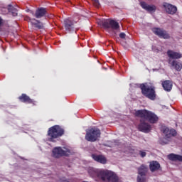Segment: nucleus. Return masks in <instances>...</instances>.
Returning <instances> with one entry per match:
<instances>
[{
  "instance_id": "obj_25",
  "label": "nucleus",
  "mask_w": 182,
  "mask_h": 182,
  "mask_svg": "<svg viewBox=\"0 0 182 182\" xmlns=\"http://www.w3.org/2000/svg\"><path fill=\"white\" fill-rule=\"evenodd\" d=\"M119 38H121V39H126V33H119Z\"/></svg>"
},
{
  "instance_id": "obj_22",
  "label": "nucleus",
  "mask_w": 182,
  "mask_h": 182,
  "mask_svg": "<svg viewBox=\"0 0 182 182\" xmlns=\"http://www.w3.org/2000/svg\"><path fill=\"white\" fill-rule=\"evenodd\" d=\"M19 100L24 103H33V100H31V98L25 94H23L21 97H19Z\"/></svg>"
},
{
  "instance_id": "obj_17",
  "label": "nucleus",
  "mask_w": 182,
  "mask_h": 182,
  "mask_svg": "<svg viewBox=\"0 0 182 182\" xmlns=\"http://www.w3.org/2000/svg\"><path fill=\"white\" fill-rule=\"evenodd\" d=\"M149 168L152 173H154V171L160 170V163H159L156 161H151L149 164Z\"/></svg>"
},
{
  "instance_id": "obj_6",
  "label": "nucleus",
  "mask_w": 182,
  "mask_h": 182,
  "mask_svg": "<svg viewBox=\"0 0 182 182\" xmlns=\"http://www.w3.org/2000/svg\"><path fill=\"white\" fill-rule=\"evenodd\" d=\"M141 89L144 96H146V97L151 100L156 99V91L153 85H141Z\"/></svg>"
},
{
  "instance_id": "obj_12",
  "label": "nucleus",
  "mask_w": 182,
  "mask_h": 182,
  "mask_svg": "<svg viewBox=\"0 0 182 182\" xmlns=\"http://www.w3.org/2000/svg\"><path fill=\"white\" fill-rule=\"evenodd\" d=\"M163 6L166 12H167V14H169L170 15H174V14L177 12V7L176 6H173V4L164 3Z\"/></svg>"
},
{
  "instance_id": "obj_26",
  "label": "nucleus",
  "mask_w": 182,
  "mask_h": 182,
  "mask_svg": "<svg viewBox=\"0 0 182 182\" xmlns=\"http://www.w3.org/2000/svg\"><path fill=\"white\" fill-rule=\"evenodd\" d=\"M95 6H99L100 5V3H99V0H92Z\"/></svg>"
},
{
  "instance_id": "obj_18",
  "label": "nucleus",
  "mask_w": 182,
  "mask_h": 182,
  "mask_svg": "<svg viewBox=\"0 0 182 182\" xmlns=\"http://www.w3.org/2000/svg\"><path fill=\"white\" fill-rule=\"evenodd\" d=\"M45 15H46V9L45 8L38 9L34 14L35 17L37 18V19L43 18V16H45Z\"/></svg>"
},
{
  "instance_id": "obj_7",
  "label": "nucleus",
  "mask_w": 182,
  "mask_h": 182,
  "mask_svg": "<svg viewBox=\"0 0 182 182\" xmlns=\"http://www.w3.org/2000/svg\"><path fill=\"white\" fill-rule=\"evenodd\" d=\"M162 132L164 134V138L160 140L161 144H167L170 141L171 137H174L177 132L174 129H169L168 127H164Z\"/></svg>"
},
{
  "instance_id": "obj_11",
  "label": "nucleus",
  "mask_w": 182,
  "mask_h": 182,
  "mask_svg": "<svg viewBox=\"0 0 182 182\" xmlns=\"http://www.w3.org/2000/svg\"><path fill=\"white\" fill-rule=\"evenodd\" d=\"M75 21L71 18L64 20V28L66 32H75Z\"/></svg>"
},
{
  "instance_id": "obj_16",
  "label": "nucleus",
  "mask_w": 182,
  "mask_h": 182,
  "mask_svg": "<svg viewBox=\"0 0 182 182\" xmlns=\"http://www.w3.org/2000/svg\"><path fill=\"white\" fill-rule=\"evenodd\" d=\"M168 63L169 65H171V66H172V68H174V69H176V70H177L178 72H180V70H181L182 69L181 63L177 60H173L171 61V60H168Z\"/></svg>"
},
{
  "instance_id": "obj_15",
  "label": "nucleus",
  "mask_w": 182,
  "mask_h": 182,
  "mask_svg": "<svg viewBox=\"0 0 182 182\" xmlns=\"http://www.w3.org/2000/svg\"><path fill=\"white\" fill-rule=\"evenodd\" d=\"M167 55L169 58V60H171V59H181L182 58V55L180 53L171 50L167 51Z\"/></svg>"
},
{
  "instance_id": "obj_8",
  "label": "nucleus",
  "mask_w": 182,
  "mask_h": 182,
  "mask_svg": "<svg viewBox=\"0 0 182 182\" xmlns=\"http://www.w3.org/2000/svg\"><path fill=\"white\" fill-rule=\"evenodd\" d=\"M100 137V130L92 128L86 131L85 139L87 141H96Z\"/></svg>"
},
{
  "instance_id": "obj_5",
  "label": "nucleus",
  "mask_w": 182,
  "mask_h": 182,
  "mask_svg": "<svg viewBox=\"0 0 182 182\" xmlns=\"http://www.w3.org/2000/svg\"><path fill=\"white\" fill-rule=\"evenodd\" d=\"M52 153L53 157L59 159L60 157H63V156H72L74 152L69 148L57 146L53 149Z\"/></svg>"
},
{
  "instance_id": "obj_20",
  "label": "nucleus",
  "mask_w": 182,
  "mask_h": 182,
  "mask_svg": "<svg viewBox=\"0 0 182 182\" xmlns=\"http://www.w3.org/2000/svg\"><path fill=\"white\" fill-rule=\"evenodd\" d=\"M168 160H171V161H181L182 162V156L181 155H177L175 154H171L168 155Z\"/></svg>"
},
{
  "instance_id": "obj_10",
  "label": "nucleus",
  "mask_w": 182,
  "mask_h": 182,
  "mask_svg": "<svg viewBox=\"0 0 182 182\" xmlns=\"http://www.w3.org/2000/svg\"><path fill=\"white\" fill-rule=\"evenodd\" d=\"M152 32L159 38H162L163 39H170V35L168 34L167 31L164 29L154 28H152Z\"/></svg>"
},
{
  "instance_id": "obj_24",
  "label": "nucleus",
  "mask_w": 182,
  "mask_h": 182,
  "mask_svg": "<svg viewBox=\"0 0 182 182\" xmlns=\"http://www.w3.org/2000/svg\"><path fill=\"white\" fill-rule=\"evenodd\" d=\"M139 156H141V157H146V151H139Z\"/></svg>"
},
{
  "instance_id": "obj_27",
  "label": "nucleus",
  "mask_w": 182,
  "mask_h": 182,
  "mask_svg": "<svg viewBox=\"0 0 182 182\" xmlns=\"http://www.w3.org/2000/svg\"><path fill=\"white\" fill-rule=\"evenodd\" d=\"M2 23V18L0 17V25Z\"/></svg>"
},
{
  "instance_id": "obj_19",
  "label": "nucleus",
  "mask_w": 182,
  "mask_h": 182,
  "mask_svg": "<svg viewBox=\"0 0 182 182\" xmlns=\"http://www.w3.org/2000/svg\"><path fill=\"white\" fill-rule=\"evenodd\" d=\"M29 21L34 28H37V29H43V23L41 21L35 18H30Z\"/></svg>"
},
{
  "instance_id": "obj_3",
  "label": "nucleus",
  "mask_w": 182,
  "mask_h": 182,
  "mask_svg": "<svg viewBox=\"0 0 182 182\" xmlns=\"http://www.w3.org/2000/svg\"><path fill=\"white\" fill-rule=\"evenodd\" d=\"M97 23L100 26H103L105 29L117 31L120 28L119 23L116 21L112 19L101 18L97 21Z\"/></svg>"
},
{
  "instance_id": "obj_21",
  "label": "nucleus",
  "mask_w": 182,
  "mask_h": 182,
  "mask_svg": "<svg viewBox=\"0 0 182 182\" xmlns=\"http://www.w3.org/2000/svg\"><path fill=\"white\" fill-rule=\"evenodd\" d=\"M162 86L166 92H170L171 89H173V84H171V81L166 80L162 82Z\"/></svg>"
},
{
  "instance_id": "obj_13",
  "label": "nucleus",
  "mask_w": 182,
  "mask_h": 182,
  "mask_svg": "<svg viewBox=\"0 0 182 182\" xmlns=\"http://www.w3.org/2000/svg\"><path fill=\"white\" fill-rule=\"evenodd\" d=\"M140 5L143 9L147 11V12H156V6L154 5H149L147 3L144 1H141Z\"/></svg>"
},
{
  "instance_id": "obj_1",
  "label": "nucleus",
  "mask_w": 182,
  "mask_h": 182,
  "mask_svg": "<svg viewBox=\"0 0 182 182\" xmlns=\"http://www.w3.org/2000/svg\"><path fill=\"white\" fill-rule=\"evenodd\" d=\"M134 115L136 117H141V124L139 126V130L144 133H149L151 130V127L146 120L150 122V123H156L159 120V117L154 113L147 111L146 109H140L135 112Z\"/></svg>"
},
{
  "instance_id": "obj_2",
  "label": "nucleus",
  "mask_w": 182,
  "mask_h": 182,
  "mask_svg": "<svg viewBox=\"0 0 182 182\" xmlns=\"http://www.w3.org/2000/svg\"><path fill=\"white\" fill-rule=\"evenodd\" d=\"M88 174L92 178H98L104 182H119V177L112 171L88 168Z\"/></svg>"
},
{
  "instance_id": "obj_14",
  "label": "nucleus",
  "mask_w": 182,
  "mask_h": 182,
  "mask_svg": "<svg viewBox=\"0 0 182 182\" xmlns=\"http://www.w3.org/2000/svg\"><path fill=\"white\" fill-rule=\"evenodd\" d=\"M92 158L95 161L100 163L101 164H106L107 163V159L103 155L92 154Z\"/></svg>"
},
{
  "instance_id": "obj_23",
  "label": "nucleus",
  "mask_w": 182,
  "mask_h": 182,
  "mask_svg": "<svg viewBox=\"0 0 182 182\" xmlns=\"http://www.w3.org/2000/svg\"><path fill=\"white\" fill-rule=\"evenodd\" d=\"M8 11L9 12H11L13 16H16V15H18V10L11 5H9Z\"/></svg>"
},
{
  "instance_id": "obj_9",
  "label": "nucleus",
  "mask_w": 182,
  "mask_h": 182,
  "mask_svg": "<svg viewBox=\"0 0 182 182\" xmlns=\"http://www.w3.org/2000/svg\"><path fill=\"white\" fill-rule=\"evenodd\" d=\"M149 168L146 165H141L138 168L137 182H147V172Z\"/></svg>"
},
{
  "instance_id": "obj_4",
  "label": "nucleus",
  "mask_w": 182,
  "mask_h": 182,
  "mask_svg": "<svg viewBox=\"0 0 182 182\" xmlns=\"http://www.w3.org/2000/svg\"><path fill=\"white\" fill-rule=\"evenodd\" d=\"M63 129H62L59 125H55L50 127L48 132V139L49 141H55V139H58L63 136Z\"/></svg>"
}]
</instances>
